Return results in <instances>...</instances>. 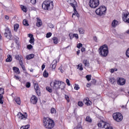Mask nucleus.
I'll return each instance as SVG.
<instances>
[{"label":"nucleus","instance_id":"obj_44","mask_svg":"<svg viewBox=\"0 0 129 129\" xmlns=\"http://www.w3.org/2000/svg\"><path fill=\"white\" fill-rule=\"evenodd\" d=\"M26 86L27 88H30V87H31V83L30 82H27L26 83Z\"/></svg>","mask_w":129,"mask_h":129},{"label":"nucleus","instance_id":"obj_54","mask_svg":"<svg viewBox=\"0 0 129 129\" xmlns=\"http://www.w3.org/2000/svg\"><path fill=\"white\" fill-rule=\"evenodd\" d=\"M69 36L70 37L71 40H72V38H74L73 33H70Z\"/></svg>","mask_w":129,"mask_h":129},{"label":"nucleus","instance_id":"obj_59","mask_svg":"<svg viewBox=\"0 0 129 129\" xmlns=\"http://www.w3.org/2000/svg\"><path fill=\"white\" fill-rule=\"evenodd\" d=\"M77 129H82V127L80 125H78L77 127Z\"/></svg>","mask_w":129,"mask_h":129},{"label":"nucleus","instance_id":"obj_64","mask_svg":"<svg viewBox=\"0 0 129 129\" xmlns=\"http://www.w3.org/2000/svg\"><path fill=\"white\" fill-rule=\"evenodd\" d=\"M114 72V69H111V71H110L111 73H113Z\"/></svg>","mask_w":129,"mask_h":129},{"label":"nucleus","instance_id":"obj_32","mask_svg":"<svg viewBox=\"0 0 129 129\" xmlns=\"http://www.w3.org/2000/svg\"><path fill=\"white\" fill-rule=\"evenodd\" d=\"M86 121H88V122H92V120L91 119V118L89 116H87L86 118Z\"/></svg>","mask_w":129,"mask_h":129},{"label":"nucleus","instance_id":"obj_14","mask_svg":"<svg viewBox=\"0 0 129 129\" xmlns=\"http://www.w3.org/2000/svg\"><path fill=\"white\" fill-rule=\"evenodd\" d=\"M15 58L17 60H19V64L20 66H23V56H22V55H16L15 56Z\"/></svg>","mask_w":129,"mask_h":129},{"label":"nucleus","instance_id":"obj_58","mask_svg":"<svg viewBox=\"0 0 129 129\" xmlns=\"http://www.w3.org/2000/svg\"><path fill=\"white\" fill-rule=\"evenodd\" d=\"M0 103L1 104H4V100L3 99H0Z\"/></svg>","mask_w":129,"mask_h":129},{"label":"nucleus","instance_id":"obj_55","mask_svg":"<svg viewBox=\"0 0 129 129\" xmlns=\"http://www.w3.org/2000/svg\"><path fill=\"white\" fill-rule=\"evenodd\" d=\"M28 37L31 39V38H34L33 34L30 33L28 34Z\"/></svg>","mask_w":129,"mask_h":129},{"label":"nucleus","instance_id":"obj_31","mask_svg":"<svg viewBox=\"0 0 129 129\" xmlns=\"http://www.w3.org/2000/svg\"><path fill=\"white\" fill-rule=\"evenodd\" d=\"M34 42H35V38H34V37L30 39L29 43L30 44H32V45H34Z\"/></svg>","mask_w":129,"mask_h":129},{"label":"nucleus","instance_id":"obj_63","mask_svg":"<svg viewBox=\"0 0 129 129\" xmlns=\"http://www.w3.org/2000/svg\"><path fill=\"white\" fill-rule=\"evenodd\" d=\"M5 19L6 20H9L10 19V17H9V16H5Z\"/></svg>","mask_w":129,"mask_h":129},{"label":"nucleus","instance_id":"obj_47","mask_svg":"<svg viewBox=\"0 0 129 129\" xmlns=\"http://www.w3.org/2000/svg\"><path fill=\"white\" fill-rule=\"evenodd\" d=\"M48 26L49 28H50V29H53V28H54V25H53V24H52L51 23H49L48 24Z\"/></svg>","mask_w":129,"mask_h":129},{"label":"nucleus","instance_id":"obj_52","mask_svg":"<svg viewBox=\"0 0 129 129\" xmlns=\"http://www.w3.org/2000/svg\"><path fill=\"white\" fill-rule=\"evenodd\" d=\"M65 98L67 100L68 102H69V96H68V95H65Z\"/></svg>","mask_w":129,"mask_h":129},{"label":"nucleus","instance_id":"obj_56","mask_svg":"<svg viewBox=\"0 0 129 129\" xmlns=\"http://www.w3.org/2000/svg\"><path fill=\"white\" fill-rule=\"evenodd\" d=\"M93 40H94L95 42H97V37H96V36H94Z\"/></svg>","mask_w":129,"mask_h":129},{"label":"nucleus","instance_id":"obj_12","mask_svg":"<svg viewBox=\"0 0 129 129\" xmlns=\"http://www.w3.org/2000/svg\"><path fill=\"white\" fill-rule=\"evenodd\" d=\"M17 117L19 119H23L25 120V119H27L28 118V115H24L22 114L21 112H19L17 114Z\"/></svg>","mask_w":129,"mask_h":129},{"label":"nucleus","instance_id":"obj_38","mask_svg":"<svg viewBox=\"0 0 129 129\" xmlns=\"http://www.w3.org/2000/svg\"><path fill=\"white\" fill-rule=\"evenodd\" d=\"M21 9L22 11L24 12V13H27L28 10H27V8H26L25 6H22Z\"/></svg>","mask_w":129,"mask_h":129},{"label":"nucleus","instance_id":"obj_24","mask_svg":"<svg viewBox=\"0 0 129 129\" xmlns=\"http://www.w3.org/2000/svg\"><path fill=\"white\" fill-rule=\"evenodd\" d=\"M13 58H12V55H8V58L6 59V62H12Z\"/></svg>","mask_w":129,"mask_h":129},{"label":"nucleus","instance_id":"obj_41","mask_svg":"<svg viewBox=\"0 0 129 129\" xmlns=\"http://www.w3.org/2000/svg\"><path fill=\"white\" fill-rule=\"evenodd\" d=\"M52 36V33L48 32L46 34V38H50Z\"/></svg>","mask_w":129,"mask_h":129},{"label":"nucleus","instance_id":"obj_49","mask_svg":"<svg viewBox=\"0 0 129 129\" xmlns=\"http://www.w3.org/2000/svg\"><path fill=\"white\" fill-rule=\"evenodd\" d=\"M66 83H67V85H68V86H70V85H71V84H70V81H69V79H67L66 80Z\"/></svg>","mask_w":129,"mask_h":129},{"label":"nucleus","instance_id":"obj_50","mask_svg":"<svg viewBox=\"0 0 129 129\" xmlns=\"http://www.w3.org/2000/svg\"><path fill=\"white\" fill-rule=\"evenodd\" d=\"M126 56L129 58V48L126 51Z\"/></svg>","mask_w":129,"mask_h":129},{"label":"nucleus","instance_id":"obj_42","mask_svg":"<svg viewBox=\"0 0 129 129\" xmlns=\"http://www.w3.org/2000/svg\"><path fill=\"white\" fill-rule=\"evenodd\" d=\"M29 128V125L22 126L20 129H28Z\"/></svg>","mask_w":129,"mask_h":129},{"label":"nucleus","instance_id":"obj_6","mask_svg":"<svg viewBox=\"0 0 129 129\" xmlns=\"http://www.w3.org/2000/svg\"><path fill=\"white\" fill-rule=\"evenodd\" d=\"M105 12H106V7L101 6L96 10V14L98 16H103V15H105Z\"/></svg>","mask_w":129,"mask_h":129},{"label":"nucleus","instance_id":"obj_46","mask_svg":"<svg viewBox=\"0 0 129 129\" xmlns=\"http://www.w3.org/2000/svg\"><path fill=\"white\" fill-rule=\"evenodd\" d=\"M80 88L79 87V85L76 84L74 87V89H75V90H78Z\"/></svg>","mask_w":129,"mask_h":129},{"label":"nucleus","instance_id":"obj_2","mask_svg":"<svg viewBox=\"0 0 129 129\" xmlns=\"http://www.w3.org/2000/svg\"><path fill=\"white\" fill-rule=\"evenodd\" d=\"M43 125L46 128L52 129L55 125V122L54 121L49 118H45L43 119Z\"/></svg>","mask_w":129,"mask_h":129},{"label":"nucleus","instance_id":"obj_26","mask_svg":"<svg viewBox=\"0 0 129 129\" xmlns=\"http://www.w3.org/2000/svg\"><path fill=\"white\" fill-rule=\"evenodd\" d=\"M78 69H79V70L80 71H82V70H83V66L82 65V63H80L78 66Z\"/></svg>","mask_w":129,"mask_h":129},{"label":"nucleus","instance_id":"obj_3","mask_svg":"<svg viewBox=\"0 0 129 129\" xmlns=\"http://www.w3.org/2000/svg\"><path fill=\"white\" fill-rule=\"evenodd\" d=\"M99 53L101 57H106L108 55V47L107 45L104 44L99 49Z\"/></svg>","mask_w":129,"mask_h":129},{"label":"nucleus","instance_id":"obj_7","mask_svg":"<svg viewBox=\"0 0 129 129\" xmlns=\"http://www.w3.org/2000/svg\"><path fill=\"white\" fill-rule=\"evenodd\" d=\"M99 127H104L105 129H113L112 127L110 126L109 123L103 121H101L100 122L98 123Z\"/></svg>","mask_w":129,"mask_h":129},{"label":"nucleus","instance_id":"obj_39","mask_svg":"<svg viewBox=\"0 0 129 129\" xmlns=\"http://www.w3.org/2000/svg\"><path fill=\"white\" fill-rule=\"evenodd\" d=\"M38 96H40L41 95V92H40V89H38V90H35Z\"/></svg>","mask_w":129,"mask_h":129},{"label":"nucleus","instance_id":"obj_40","mask_svg":"<svg viewBox=\"0 0 129 129\" xmlns=\"http://www.w3.org/2000/svg\"><path fill=\"white\" fill-rule=\"evenodd\" d=\"M27 49H28V50H31V49L33 48V45H32L31 44H28L27 46Z\"/></svg>","mask_w":129,"mask_h":129},{"label":"nucleus","instance_id":"obj_61","mask_svg":"<svg viewBox=\"0 0 129 129\" xmlns=\"http://www.w3.org/2000/svg\"><path fill=\"white\" fill-rule=\"evenodd\" d=\"M84 51H85V48H84V47H82L81 51H82V52H84Z\"/></svg>","mask_w":129,"mask_h":129},{"label":"nucleus","instance_id":"obj_25","mask_svg":"<svg viewBox=\"0 0 129 129\" xmlns=\"http://www.w3.org/2000/svg\"><path fill=\"white\" fill-rule=\"evenodd\" d=\"M109 81L112 84H115L116 83V80L114 78H111L109 79Z\"/></svg>","mask_w":129,"mask_h":129},{"label":"nucleus","instance_id":"obj_45","mask_svg":"<svg viewBox=\"0 0 129 129\" xmlns=\"http://www.w3.org/2000/svg\"><path fill=\"white\" fill-rule=\"evenodd\" d=\"M30 3H31L32 5H36V3H37V0H31Z\"/></svg>","mask_w":129,"mask_h":129},{"label":"nucleus","instance_id":"obj_30","mask_svg":"<svg viewBox=\"0 0 129 129\" xmlns=\"http://www.w3.org/2000/svg\"><path fill=\"white\" fill-rule=\"evenodd\" d=\"M53 63H54L52 66V69H55L56 68L57 61L56 60H53Z\"/></svg>","mask_w":129,"mask_h":129},{"label":"nucleus","instance_id":"obj_18","mask_svg":"<svg viewBox=\"0 0 129 129\" xmlns=\"http://www.w3.org/2000/svg\"><path fill=\"white\" fill-rule=\"evenodd\" d=\"M117 25H118V21H116V20H114L112 21V26L113 28H115Z\"/></svg>","mask_w":129,"mask_h":129},{"label":"nucleus","instance_id":"obj_28","mask_svg":"<svg viewBox=\"0 0 129 129\" xmlns=\"http://www.w3.org/2000/svg\"><path fill=\"white\" fill-rule=\"evenodd\" d=\"M23 24L24 26H29V23H28V20L24 19L23 21Z\"/></svg>","mask_w":129,"mask_h":129},{"label":"nucleus","instance_id":"obj_57","mask_svg":"<svg viewBox=\"0 0 129 129\" xmlns=\"http://www.w3.org/2000/svg\"><path fill=\"white\" fill-rule=\"evenodd\" d=\"M15 79H16V80H19L20 79V78L17 76H14Z\"/></svg>","mask_w":129,"mask_h":129},{"label":"nucleus","instance_id":"obj_53","mask_svg":"<svg viewBox=\"0 0 129 129\" xmlns=\"http://www.w3.org/2000/svg\"><path fill=\"white\" fill-rule=\"evenodd\" d=\"M73 37H75V38H76V39H78V34H73Z\"/></svg>","mask_w":129,"mask_h":129},{"label":"nucleus","instance_id":"obj_60","mask_svg":"<svg viewBox=\"0 0 129 129\" xmlns=\"http://www.w3.org/2000/svg\"><path fill=\"white\" fill-rule=\"evenodd\" d=\"M41 69H42V70H44V69H45V66H44V64H42V65Z\"/></svg>","mask_w":129,"mask_h":129},{"label":"nucleus","instance_id":"obj_5","mask_svg":"<svg viewBox=\"0 0 129 129\" xmlns=\"http://www.w3.org/2000/svg\"><path fill=\"white\" fill-rule=\"evenodd\" d=\"M67 2L70 5H71V7H72L74 9V13L73 14L72 17H74V16H76L78 18H79V14L77 12L76 10V2L75 0H67Z\"/></svg>","mask_w":129,"mask_h":129},{"label":"nucleus","instance_id":"obj_16","mask_svg":"<svg viewBox=\"0 0 129 129\" xmlns=\"http://www.w3.org/2000/svg\"><path fill=\"white\" fill-rule=\"evenodd\" d=\"M83 102L86 105H90L91 104V101L89 100V98H86L83 100Z\"/></svg>","mask_w":129,"mask_h":129},{"label":"nucleus","instance_id":"obj_27","mask_svg":"<svg viewBox=\"0 0 129 129\" xmlns=\"http://www.w3.org/2000/svg\"><path fill=\"white\" fill-rule=\"evenodd\" d=\"M49 76V73L47 71L45 70L43 72V77H45V78H47Z\"/></svg>","mask_w":129,"mask_h":129},{"label":"nucleus","instance_id":"obj_34","mask_svg":"<svg viewBox=\"0 0 129 129\" xmlns=\"http://www.w3.org/2000/svg\"><path fill=\"white\" fill-rule=\"evenodd\" d=\"M86 78H87L88 81H90L91 80V75H87Z\"/></svg>","mask_w":129,"mask_h":129},{"label":"nucleus","instance_id":"obj_15","mask_svg":"<svg viewBox=\"0 0 129 129\" xmlns=\"http://www.w3.org/2000/svg\"><path fill=\"white\" fill-rule=\"evenodd\" d=\"M117 83L119 85H124L125 84V79L120 78L117 81Z\"/></svg>","mask_w":129,"mask_h":129},{"label":"nucleus","instance_id":"obj_8","mask_svg":"<svg viewBox=\"0 0 129 129\" xmlns=\"http://www.w3.org/2000/svg\"><path fill=\"white\" fill-rule=\"evenodd\" d=\"M113 118L117 121V122H119L122 120L123 117L122 115L120 113H114L113 114Z\"/></svg>","mask_w":129,"mask_h":129},{"label":"nucleus","instance_id":"obj_9","mask_svg":"<svg viewBox=\"0 0 129 129\" xmlns=\"http://www.w3.org/2000/svg\"><path fill=\"white\" fill-rule=\"evenodd\" d=\"M89 6L92 9H96L99 6V0H90Z\"/></svg>","mask_w":129,"mask_h":129},{"label":"nucleus","instance_id":"obj_21","mask_svg":"<svg viewBox=\"0 0 129 129\" xmlns=\"http://www.w3.org/2000/svg\"><path fill=\"white\" fill-rule=\"evenodd\" d=\"M15 100L17 104L19 105L21 104V99H20V97H15Z\"/></svg>","mask_w":129,"mask_h":129},{"label":"nucleus","instance_id":"obj_1","mask_svg":"<svg viewBox=\"0 0 129 129\" xmlns=\"http://www.w3.org/2000/svg\"><path fill=\"white\" fill-rule=\"evenodd\" d=\"M50 86L52 87L53 89L57 90V89H64L65 86H66V84L63 82L58 81L57 80H55L54 81H52L50 83Z\"/></svg>","mask_w":129,"mask_h":129},{"label":"nucleus","instance_id":"obj_35","mask_svg":"<svg viewBox=\"0 0 129 129\" xmlns=\"http://www.w3.org/2000/svg\"><path fill=\"white\" fill-rule=\"evenodd\" d=\"M46 90L48 91V92L52 93L53 92V90H52V88H51L50 87H46Z\"/></svg>","mask_w":129,"mask_h":129},{"label":"nucleus","instance_id":"obj_4","mask_svg":"<svg viewBox=\"0 0 129 129\" xmlns=\"http://www.w3.org/2000/svg\"><path fill=\"white\" fill-rule=\"evenodd\" d=\"M42 8L43 10H45L46 11H51V10H53V8H54L53 2L50 1H44L42 5Z\"/></svg>","mask_w":129,"mask_h":129},{"label":"nucleus","instance_id":"obj_22","mask_svg":"<svg viewBox=\"0 0 129 129\" xmlns=\"http://www.w3.org/2000/svg\"><path fill=\"white\" fill-rule=\"evenodd\" d=\"M83 63L86 67H89V61L86 59L83 60Z\"/></svg>","mask_w":129,"mask_h":129},{"label":"nucleus","instance_id":"obj_62","mask_svg":"<svg viewBox=\"0 0 129 129\" xmlns=\"http://www.w3.org/2000/svg\"><path fill=\"white\" fill-rule=\"evenodd\" d=\"M4 98V96H3V95H2V94H0V99H3Z\"/></svg>","mask_w":129,"mask_h":129},{"label":"nucleus","instance_id":"obj_37","mask_svg":"<svg viewBox=\"0 0 129 129\" xmlns=\"http://www.w3.org/2000/svg\"><path fill=\"white\" fill-rule=\"evenodd\" d=\"M34 89L35 90L40 89V88H39V85H38V84L37 83L34 84Z\"/></svg>","mask_w":129,"mask_h":129},{"label":"nucleus","instance_id":"obj_10","mask_svg":"<svg viewBox=\"0 0 129 129\" xmlns=\"http://www.w3.org/2000/svg\"><path fill=\"white\" fill-rule=\"evenodd\" d=\"M4 35L7 39H9V40H13V36L12 35V33L9 28L6 29Z\"/></svg>","mask_w":129,"mask_h":129},{"label":"nucleus","instance_id":"obj_11","mask_svg":"<svg viewBox=\"0 0 129 129\" xmlns=\"http://www.w3.org/2000/svg\"><path fill=\"white\" fill-rule=\"evenodd\" d=\"M122 20L126 24H129V13H124Z\"/></svg>","mask_w":129,"mask_h":129},{"label":"nucleus","instance_id":"obj_23","mask_svg":"<svg viewBox=\"0 0 129 129\" xmlns=\"http://www.w3.org/2000/svg\"><path fill=\"white\" fill-rule=\"evenodd\" d=\"M52 40H53V43L54 44H58L59 40H58V38L56 37H54L52 38Z\"/></svg>","mask_w":129,"mask_h":129},{"label":"nucleus","instance_id":"obj_17","mask_svg":"<svg viewBox=\"0 0 129 129\" xmlns=\"http://www.w3.org/2000/svg\"><path fill=\"white\" fill-rule=\"evenodd\" d=\"M37 22L36 23V26L37 27H41L42 26V21L39 18H37Z\"/></svg>","mask_w":129,"mask_h":129},{"label":"nucleus","instance_id":"obj_43","mask_svg":"<svg viewBox=\"0 0 129 129\" xmlns=\"http://www.w3.org/2000/svg\"><path fill=\"white\" fill-rule=\"evenodd\" d=\"M82 46H83V44H82V43H79L77 44V48H78V49H80V48H81Z\"/></svg>","mask_w":129,"mask_h":129},{"label":"nucleus","instance_id":"obj_29","mask_svg":"<svg viewBox=\"0 0 129 129\" xmlns=\"http://www.w3.org/2000/svg\"><path fill=\"white\" fill-rule=\"evenodd\" d=\"M78 31L80 33V34H84L85 31H84V29L82 28H79Z\"/></svg>","mask_w":129,"mask_h":129},{"label":"nucleus","instance_id":"obj_48","mask_svg":"<svg viewBox=\"0 0 129 129\" xmlns=\"http://www.w3.org/2000/svg\"><path fill=\"white\" fill-rule=\"evenodd\" d=\"M78 104L79 105V106H83V102H81V101H79L78 103Z\"/></svg>","mask_w":129,"mask_h":129},{"label":"nucleus","instance_id":"obj_36","mask_svg":"<svg viewBox=\"0 0 129 129\" xmlns=\"http://www.w3.org/2000/svg\"><path fill=\"white\" fill-rule=\"evenodd\" d=\"M50 111H51V113H52V114H53V113L54 114H55V113L56 112V109L54 108H51Z\"/></svg>","mask_w":129,"mask_h":129},{"label":"nucleus","instance_id":"obj_13","mask_svg":"<svg viewBox=\"0 0 129 129\" xmlns=\"http://www.w3.org/2000/svg\"><path fill=\"white\" fill-rule=\"evenodd\" d=\"M31 103L32 104H36L38 102V98L35 95H32L30 99Z\"/></svg>","mask_w":129,"mask_h":129},{"label":"nucleus","instance_id":"obj_51","mask_svg":"<svg viewBox=\"0 0 129 129\" xmlns=\"http://www.w3.org/2000/svg\"><path fill=\"white\" fill-rule=\"evenodd\" d=\"M4 89L3 88H0V93H2V94H4L5 93Z\"/></svg>","mask_w":129,"mask_h":129},{"label":"nucleus","instance_id":"obj_20","mask_svg":"<svg viewBox=\"0 0 129 129\" xmlns=\"http://www.w3.org/2000/svg\"><path fill=\"white\" fill-rule=\"evenodd\" d=\"M35 57V54H30L28 55H27L26 58L27 59V60H30V59H33Z\"/></svg>","mask_w":129,"mask_h":129},{"label":"nucleus","instance_id":"obj_33","mask_svg":"<svg viewBox=\"0 0 129 129\" xmlns=\"http://www.w3.org/2000/svg\"><path fill=\"white\" fill-rule=\"evenodd\" d=\"M19 27H20V26L19 25V24L14 25V30L16 32H17V31H18V29H19Z\"/></svg>","mask_w":129,"mask_h":129},{"label":"nucleus","instance_id":"obj_19","mask_svg":"<svg viewBox=\"0 0 129 129\" xmlns=\"http://www.w3.org/2000/svg\"><path fill=\"white\" fill-rule=\"evenodd\" d=\"M13 70L14 71V72H15V73H17V74H20V69H19V68L16 67H14L13 68Z\"/></svg>","mask_w":129,"mask_h":129}]
</instances>
